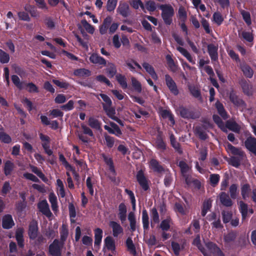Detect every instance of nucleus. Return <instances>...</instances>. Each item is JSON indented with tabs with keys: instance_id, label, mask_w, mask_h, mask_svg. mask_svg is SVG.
Wrapping results in <instances>:
<instances>
[{
	"instance_id": "f257e3e1",
	"label": "nucleus",
	"mask_w": 256,
	"mask_h": 256,
	"mask_svg": "<svg viewBox=\"0 0 256 256\" xmlns=\"http://www.w3.org/2000/svg\"><path fill=\"white\" fill-rule=\"evenodd\" d=\"M226 149L228 152L234 156L230 158L229 164L238 168L240 165L241 162L246 158L245 152L241 148L235 147L229 142H227Z\"/></svg>"
},
{
	"instance_id": "f03ea898",
	"label": "nucleus",
	"mask_w": 256,
	"mask_h": 256,
	"mask_svg": "<svg viewBox=\"0 0 256 256\" xmlns=\"http://www.w3.org/2000/svg\"><path fill=\"white\" fill-rule=\"evenodd\" d=\"M162 10V17L166 25L170 26L172 22V16L174 15V10L169 4H162L160 6Z\"/></svg>"
},
{
	"instance_id": "7ed1b4c3",
	"label": "nucleus",
	"mask_w": 256,
	"mask_h": 256,
	"mask_svg": "<svg viewBox=\"0 0 256 256\" xmlns=\"http://www.w3.org/2000/svg\"><path fill=\"white\" fill-rule=\"evenodd\" d=\"M64 244L59 240L54 239L52 242L49 245L48 254L51 256H62V250Z\"/></svg>"
},
{
	"instance_id": "20e7f679",
	"label": "nucleus",
	"mask_w": 256,
	"mask_h": 256,
	"mask_svg": "<svg viewBox=\"0 0 256 256\" xmlns=\"http://www.w3.org/2000/svg\"><path fill=\"white\" fill-rule=\"evenodd\" d=\"M136 179L142 190L146 192L150 190L149 183L150 181L146 176L142 170H139L136 174Z\"/></svg>"
},
{
	"instance_id": "39448f33",
	"label": "nucleus",
	"mask_w": 256,
	"mask_h": 256,
	"mask_svg": "<svg viewBox=\"0 0 256 256\" xmlns=\"http://www.w3.org/2000/svg\"><path fill=\"white\" fill-rule=\"evenodd\" d=\"M178 111L180 116L185 119L194 120L199 118V115L194 110L184 106H180Z\"/></svg>"
},
{
	"instance_id": "423d86ee",
	"label": "nucleus",
	"mask_w": 256,
	"mask_h": 256,
	"mask_svg": "<svg viewBox=\"0 0 256 256\" xmlns=\"http://www.w3.org/2000/svg\"><path fill=\"white\" fill-rule=\"evenodd\" d=\"M164 77L166 84L170 92L174 96L178 95L179 91L175 82L168 74H166Z\"/></svg>"
},
{
	"instance_id": "0eeeda50",
	"label": "nucleus",
	"mask_w": 256,
	"mask_h": 256,
	"mask_svg": "<svg viewBox=\"0 0 256 256\" xmlns=\"http://www.w3.org/2000/svg\"><path fill=\"white\" fill-rule=\"evenodd\" d=\"M245 148L256 156V138L252 136L248 137L244 142Z\"/></svg>"
},
{
	"instance_id": "6e6552de",
	"label": "nucleus",
	"mask_w": 256,
	"mask_h": 256,
	"mask_svg": "<svg viewBox=\"0 0 256 256\" xmlns=\"http://www.w3.org/2000/svg\"><path fill=\"white\" fill-rule=\"evenodd\" d=\"M38 208L39 211L48 218L52 216V213L50 210L49 205L46 200H44L40 201L38 204Z\"/></svg>"
},
{
	"instance_id": "1a4fd4ad",
	"label": "nucleus",
	"mask_w": 256,
	"mask_h": 256,
	"mask_svg": "<svg viewBox=\"0 0 256 256\" xmlns=\"http://www.w3.org/2000/svg\"><path fill=\"white\" fill-rule=\"evenodd\" d=\"M238 84L240 86L242 92L246 96H251L252 94V86L249 84V81L244 78H241L238 80Z\"/></svg>"
},
{
	"instance_id": "9d476101",
	"label": "nucleus",
	"mask_w": 256,
	"mask_h": 256,
	"mask_svg": "<svg viewBox=\"0 0 256 256\" xmlns=\"http://www.w3.org/2000/svg\"><path fill=\"white\" fill-rule=\"evenodd\" d=\"M206 246L214 256H225L216 244L212 242H208L206 244Z\"/></svg>"
},
{
	"instance_id": "9b49d317",
	"label": "nucleus",
	"mask_w": 256,
	"mask_h": 256,
	"mask_svg": "<svg viewBox=\"0 0 256 256\" xmlns=\"http://www.w3.org/2000/svg\"><path fill=\"white\" fill-rule=\"evenodd\" d=\"M38 225L36 221H32L30 222L28 226V236L31 240H34L38 235Z\"/></svg>"
},
{
	"instance_id": "f8f14e48",
	"label": "nucleus",
	"mask_w": 256,
	"mask_h": 256,
	"mask_svg": "<svg viewBox=\"0 0 256 256\" xmlns=\"http://www.w3.org/2000/svg\"><path fill=\"white\" fill-rule=\"evenodd\" d=\"M116 12L122 17L127 18L130 14L128 4L126 2L120 3L117 8Z\"/></svg>"
},
{
	"instance_id": "ddd939ff",
	"label": "nucleus",
	"mask_w": 256,
	"mask_h": 256,
	"mask_svg": "<svg viewBox=\"0 0 256 256\" xmlns=\"http://www.w3.org/2000/svg\"><path fill=\"white\" fill-rule=\"evenodd\" d=\"M240 68L246 78H250L253 76L254 70L246 62H244L240 63Z\"/></svg>"
},
{
	"instance_id": "4468645a",
	"label": "nucleus",
	"mask_w": 256,
	"mask_h": 256,
	"mask_svg": "<svg viewBox=\"0 0 256 256\" xmlns=\"http://www.w3.org/2000/svg\"><path fill=\"white\" fill-rule=\"evenodd\" d=\"M204 69L206 74L210 76L209 80L212 86L218 88L220 86L216 80L214 78L215 74L212 66H204Z\"/></svg>"
},
{
	"instance_id": "2eb2a0df",
	"label": "nucleus",
	"mask_w": 256,
	"mask_h": 256,
	"mask_svg": "<svg viewBox=\"0 0 256 256\" xmlns=\"http://www.w3.org/2000/svg\"><path fill=\"white\" fill-rule=\"evenodd\" d=\"M14 225L12 216L6 214L3 216L2 218V226L4 229H10Z\"/></svg>"
},
{
	"instance_id": "dca6fc26",
	"label": "nucleus",
	"mask_w": 256,
	"mask_h": 256,
	"mask_svg": "<svg viewBox=\"0 0 256 256\" xmlns=\"http://www.w3.org/2000/svg\"><path fill=\"white\" fill-rule=\"evenodd\" d=\"M219 198L221 204L226 207H230L233 204L231 198H230L228 194L224 192L220 194Z\"/></svg>"
},
{
	"instance_id": "f3484780",
	"label": "nucleus",
	"mask_w": 256,
	"mask_h": 256,
	"mask_svg": "<svg viewBox=\"0 0 256 256\" xmlns=\"http://www.w3.org/2000/svg\"><path fill=\"white\" fill-rule=\"evenodd\" d=\"M24 230L22 228H19L16 231V239L18 247L21 248H23L24 246Z\"/></svg>"
},
{
	"instance_id": "a211bd4d",
	"label": "nucleus",
	"mask_w": 256,
	"mask_h": 256,
	"mask_svg": "<svg viewBox=\"0 0 256 256\" xmlns=\"http://www.w3.org/2000/svg\"><path fill=\"white\" fill-rule=\"evenodd\" d=\"M106 66V72L108 78H112L114 76L116 75L117 69L116 65L114 63L108 62Z\"/></svg>"
},
{
	"instance_id": "6ab92c4d",
	"label": "nucleus",
	"mask_w": 256,
	"mask_h": 256,
	"mask_svg": "<svg viewBox=\"0 0 256 256\" xmlns=\"http://www.w3.org/2000/svg\"><path fill=\"white\" fill-rule=\"evenodd\" d=\"M109 226L112 230V234L114 237L118 236L119 234L123 232V228L118 222L110 221Z\"/></svg>"
},
{
	"instance_id": "aec40b11",
	"label": "nucleus",
	"mask_w": 256,
	"mask_h": 256,
	"mask_svg": "<svg viewBox=\"0 0 256 256\" xmlns=\"http://www.w3.org/2000/svg\"><path fill=\"white\" fill-rule=\"evenodd\" d=\"M90 60L96 64L106 66V60L97 54H92L90 57Z\"/></svg>"
},
{
	"instance_id": "412c9836",
	"label": "nucleus",
	"mask_w": 256,
	"mask_h": 256,
	"mask_svg": "<svg viewBox=\"0 0 256 256\" xmlns=\"http://www.w3.org/2000/svg\"><path fill=\"white\" fill-rule=\"evenodd\" d=\"M215 107L217 110L218 113L224 120H226L228 118L223 104L219 100H217L216 102Z\"/></svg>"
},
{
	"instance_id": "4be33fe9",
	"label": "nucleus",
	"mask_w": 256,
	"mask_h": 256,
	"mask_svg": "<svg viewBox=\"0 0 256 256\" xmlns=\"http://www.w3.org/2000/svg\"><path fill=\"white\" fill-rule=\"evenodd\" d=\"M150 167L154 172L160 173L164 171V168L160 164V162L154 158H152L150 162Z\"/></svg>"
},
{
	"instance_id": "5701e85b",
	"label": "nucleus",
	"mask_w": 256,
	"mask_h": 256,
	"mask_svg": "<svg viewBox=\"0 0 256 256\" xmlns=\"http://www.w3.org/2000/svg\"><path fill=\"white\" fill-rule=\"evenodd\" d=\"M166 63L169 70L173 72H176L178 70V64L176 63L172 58V56L170 54H167L166 56Z\"/></svg>"
},
{
	"instance_id": "b1692460",
	"label": "nucleus",
	"mask_w": 256,
	"mask_h": 256,
	"mask_svg": "<svg viewBox=\"0 0 256 256\" xmlns=\"http://www.w3.org/2000/svg\"><path fill=\"white\" fill-rule=\"evenodd\" d=\"M218 48L213 44L208 46V52L212 61H216L218 59Z\"/></svg>"
},
{
	"instance_id": "393cba45",
	"label": "nucleus",
	"mask_w": 256,
	"mask_h": 256,
	"mask_svg": "<svg viewBox=\"0 0 256 256\" xmlns=\"http://www.w3.org/2000/svg\"><path fill=\"white\" fill-rule=\"evenodd\" d=\"M229 98L230 102L234 105L237 106H240L244 103L242 100L238 98V96L233 90L230 92L229 94Z\"/></svg>"
},
{
	"instance_id": "a878e982",
	"label": "nucleus",
	"mask_w": 256,
	"mask_h": 256,
	"mask_svg": "<svg viewBox=\"0 0 256 256\" xmlns=\"http://www.w3.org/2000/svg\"><path fill=\"white\" fill-rule=\"evenodd\" d=\"M94 246H99L102 242L103 232L100 228H96L94 230Z\"/></svg>"
},
{
	"instance_id": "bb28decb",
	"label": "nucleus",
	"mask_w": 256,
	"mask_h": 256,
	"mask_svg": "<svg viewBox=\"0 0 256 256\" xmlns=\"http://www.w3.org/2000/svg\"><path fill=\"white\" fill-rule=\"evenodd\" d=\"M126 207L124 202L120 203L118 206V218L120 221L123 222L126 218Z\"/></svg>"
},
{
	"instance_id": "cd10ccee",
	"label": "nucleus",
	"mask_w": 256,
	"mask_h": 256,
	"mask_svg": "<svg viewBox=\"0 0 256 256\" xmlns=\"http://www.w3.org/2000/svg\"><path fill=\"white\" fill-rule=\"evenodd\" d=\"M204 130V129L203 128V127L197 126L195 127L194 130L195 134L198 136L200 140H205L208 138V135Z\"/></svg>"
},
{
	"instance_id": "c85d7f7f",
	"label": "nucleus",
	"mask_w": 256,
	"mask_h": 256,
	"mask_svg": "<svg viewBox=\"0 0 256 256\" xmlns=\"http://www.w3.org/2000/svg\"><path fill=\"white\" fill-rule=\"evenodd\" d=\"M59 160L66 170L72 172L76 177H78V175L76 172L74 168L67 162L62 154H59Z\"/></svg>"
},
{
	"instance_id": "c756f323",
	"label": "nucleus",
	"mask_w": 256,
	"mask_h": 256,
	"mask_svg": "<svg viewBox=\"0 0 256 256\" xmlns=\"http://www.w3.org/2000/svg\"><path fill=\"white\" fill-rule=\"evenodd\" d=\"M142 66L146 71L150 75L154 80H157L158 79V76L152 66L146 62H144Z\"/></svg>"
},
{
	"instance_id": "7c9ffc66",
	"label": "nucleus",
	"mask_w": 256,
	"mask_h": 256,
	"mask_svg": "<svg viewBox=\"0 0 256 256\" xmlns=\"http://www.w3.org/2000/svg\"><path fill=\"white\" fill-rule=\"evenodd\" d=\"M126 245L127 248V250L130 254L134 256H136V246L133 242L132 238L128 237L127 238L126 242Z\"/></svg>"
},
{
	"instance_id": "2f4dec72",
	"label": "nucleus",
	"mask_w": 256,
	"mask_h": 256,
	"mask_svg": "<svg viewBox=\"0 0 256 256\" xmlns=\"http://www.w3.org/2000/svg\"><path fill=\"white\" fill-rule=\"evenodd\" d=\"M88 124L93 129L96 130H101V122L93 116H90L88 118Z\"/></svg>"
},
{
	"instance_id": "473e14b6",
	"label": "nucleus",
	"mask_w": 256,
	"mask_h": 256,
	"mask_svg": "<svg viewBox=\"0 0 256 256\" xmlns=\"http://www.w3.org/2000/svg\"><path fill=\"white\" fill-rule=\"evenodd\" d=\"M160 116L164 119L168 118L172 125L175 124V120L174 115L170 110H162L160 111Z\"/></svg>"
},
{
	"instance_id": "72a5a7b5",
	"label": "nucleus",
	"mask_w": 256,
	"mask_h": 256,
	"mask_svg": "<svg viewBox=\"0 0 256 256\" xmlns=\"http://www.w3.org/2000/svg\"><path fill=\"white\" fill-rule=\"evenodd\" d=\"M170 138L172 146L179 154H182L183 152L180 147V144L176 142V138L173 134H171Z\"/></svg>"
},
{
	"instance_id": "f704fd0d",
	"label": "nucleus",
	"mask_w": 256,
	"mask_h": 256,
	"mask_svg": "<svg viewBox=\"0 0 256 256\" xmlns=\"http://www.w3.org/2000/svg\"><path fill=\"white\" fill-rule=\"evenodd\" d=\"M104 245L107 249L114 251L116 249L115 242L113 238L110 236H106L104 240Z\"/></svg>"
},
{
	"instance_id": "c9c22d12",
	"label": "nucleus",
	"mask_w": 256,
	"mask_h": 256,
	"mask_svg": "<svg viewBox=\"0 0 256 256\" xmlns=\"http://www.w3.org/2000/svg\"><path fill=\"white\" fill-rule=\"evenodd\" d=\"M239 205V210L242 214V220L244 221L248 216V206L246 204L242 201H240Z\"/></svg>"
},
{
	"instance_id": "e433bc0d",
	"label": "nucleus",
	"mask_w": 256,
	"mask_h": 256,
	"mask_svg": "<svg viewBox=\"0 0 256 256\" xmlns=\"http://www.w3.org/2000/svg\"><path fill=\"white\" fill-rule=\"evenodd\" d=\"M142 223L143 225V228L144 230H146L149 229V217L146 209H144L142 212Z\"/></svg>"
},
{
	"instance_id": "4c0bfd02",
	"label": "nucleus",
	"mask_w": 256,
	"mask_h": 256,
	"mask_svg": "<svg viewBox=\"0 0 256 256\" xmlns=\"http://www.w3.org/2000/svg\"><path fill=\"white\" fill-rule=\"evenodd\" d=\"M14 168V164L10 160H6L4 164V172L6 176L11 174Z\"/></svg>"
},
{
	"instance_id": "58836bf2",
	"label": "nucleus",
	"mask_w": 256,
	"mask_h": 256,
	"mask_svg": "<svg viewBox=\"0 0 256 256\" xmlns=\"http://www.w3.org/2000/svg\"><path fill=\"white\" fill-rule=\"evenodd\" d=\"M39 135L40 140L42 142V145L44 150H46V149L50 148V137L42 133L40 134Z\"/></svg>"
},
{
	"instance_id": "ea45409f",
	"label": "nucleus",
	"mask_w": 256,
	"mask_h": 256,
	"mask_svg": "<svg viewBox=\"0 0 256 256\" xmlns=\"http://www.w3.org/2000/svg\"><path fill=\"white\" fill-rule=\"evenodd\" d=\"M188 90L193 97L198 98L200 100H202L200 90L198 88L194 86H190L188 87Z\"/></svg>"
},
{
	"instance_id": "a19ab883",
	"label": "nucleus",
	"mask_w": 256,
	"mask_h": 256,
	"mask_svg": "<svg viewBox=\"0 0 256 256\" xmlns=\"http://www.w3.org/2000/svg\"><path fill=\"white\" fill-rule=\"evenodd\" d=\"M74 74L77 76H90L91 72L90 70L84 68H78L74 70Z\"/></svg>"
},
{
	"instance_id": "79ce46f5",
	"label": "nucleus",
	"mask_w": 256,
	"mask_h": 256,
	"mask_svg": "<svg viewBox=\"0 0 256 256\" xmlns=\"http://www.w3.org/2000/svg\"><path fill=\"white\" fill-rule=\"evenodd\" d=\"M48 200L51 204V206L52 210H56L58 208V200L56 194L53 192H50L49 194Z\"/></svg>"
},
{
	"instance_id": "37998d69",
	"label": "nucleus",
	"mask_w": 256,
	"mask_h": 256,
	"mask_svg": "<svg viewBox=\"0 0 256 256\" xmlns=\"http://www.w3.org/2000/svg\"><path fill=\"white\" fill-rule=\"evenodd\" d=\"M116 78L118 83L123 89H126L128 88L126 78L125 76L118 74L116 76Z\"/></svg>"
},
{
	"instance_id": "c03bdc74",
	"label": "nucleus",
	"mask_w": 256,
	"mask_h": 256,
	"mask_svg": "<svg viewBox=\"0 0 256 256\" xmlns=\"http://www.w3.org/2000/svg\"><path fill=\"white\" fill-rule=\"evenodd\" d=\"M250 192V186L248 184H245L241 187V194L244 200L249 197V194Z\"/></svg>"
},
{
	"instance_id": "a18cd8bd",
	"label": "nucleus",
	"mask_w": 256,
	"mask_h": 256,
	"mask_svg": "<svg viewBox=\"0 0 256 256\" xmlns=\"http://www.w3.org/2000/svg\"><path fill=\"white\" fill-rule=\"evenodd\" d=\"M177 50L182 55H183L188 60L189 62L194 64V61L190 54L186 49L182 47L178 46L177 48Z\"/></svg>"
},
{
	"instance_id": "49530a36",
	"label": "nucleus",
	"mask_w": 256,
	"mask_h": 256,
	"mask_svg": "<svg viewBox=\"0 0 256 256\" xmlns=\"http://www.w3.org/2000/svg\"><path fill=\"white\" fill-rule=\"evenodd\" d=\"M238 185L236 184H231L229 188V193L231 198L236 199L238 194Z\"/></svg>"
},
{
	"instance_id": "de8ad7c7",
	"label": "nucleus",
	"mask_w": 256,
	"mask_h": 256,
	"mask_svg": "<svg viewBox=\"0 0 256 256\" xmlns=\"http://www.w3.org/2000/svg\"><path fill=\"white\" fill-rule=\"evenodd\" d=\"M156 148L158 150L164 151L166 150V146L162 136H158L156 141Z\"/></svg>"
},
{
	"instance_id": "09e8293b",
	"label": "nucleus",
	"mask_w": 256,
	"mask_h": 256,
	"mask_svg": "<svg viewBox=\"0 0 256 256\" xmlns=\"http://www.w3.org/2000/svg\"><path fill=\"white\" fill-rule=\"evenodd\" d=\"M30 168L32 172L36 174L44 182H46L48 180V179L45 176V175L38 168L34 166H30Z\"/></svg>"
},
{
	"instance_id": "8fccbe9b",
	"label": "nucleus",
	"mask_w": 256,
	"mask_h": 256,
	"mask_svg": "<svg viewBox=\"0 0 256 256\" xmlns=\"http://www.w3.org/2000/svg\"><path fill=\"white\" fill-rule=\"evenodd\" d=\"M131 80L132 85L134 90L138 93H140L142 91V84L140 82L134 77H132Z\"/></svg>"
},
{
	"instance_id": "3c124183",
	"label": "nucleus",
	"mask_w": 256,
	"mask_h": 256,
	"mask_svg": "<svg viewBox=\"0 0 256 256\" xmlns=\"http://www.w3.org/2000/svg\"><path fill=\"white\" fill-rule=\"evenodd\" d=\"M220 180V176L218 174H213L210 176V185L213 186H216Z\"/></svg>"
},
{
	"instance_id": "603ef678",
	"label": "nucleus",
	"mask_w": 256,
	"mask_h": 256,
	"mask_svg": "<svg viewBox=\"0 0 256 256\" xmlns=\"http://www.w3.org/2000/svg\"><path fill=\"white\" fill-rule=\"evenodd\" d=\"M212 207L211 202L209 200H205L203 202L202 206V208L201 215L202 216H204L207 214L208 210Z\"/></svg>"
},
{
	"instance_id": "864d4df0",
	"label": "nucleus",
	"mask_w": 256,
	"mask_h": 256,
	"mask_svg": "<svg viewBox=\"0 0 256 256\" xmlns=\"http://www.w3.org/2000/svg\"><path fill=\"white\" fill-rule=\"evenodd\" d=\"M170 218H167L161 222L160 228L162 231H168L170 230Z\"/></svg>"
},
{
	"instance_id": "5fc2aeb1",
	"label": "nucleus",
	"mask_w": 256,
	"mask_h": 256,
	"mask_svg": "<svg viewBox=\"0 0 256 256\" xmlns=\"http://www.w3.org/2000/svg\"><path fill=\"white\" fill-rule=\"evenodd\" d=\"M26 90L30 93L38 92V87L33 82H30L25 84Z\"/></svg>"
},
{
	"instance_id": "6e6d98bb",
	"label": "nucleus",
	"mask_w": 256,
	"mask_h": 256,
	"mask_svg": "<svg viewBox=\"0 0 256 256\" xmlns=\"http://www.w3.org/2000/svg\"><path fill=\"white\" fill-rule=\"evenodd\" d=\"M10 55L8 54L0 49V62L2 64H6L10 61Z\"/></svg>"
},
{
	"instance_id": "4d7b16f0",
	"label": "nucleus",
	"mask_w": 256,
	"mask_h": 256,
	"mask_svg": "<svg viewBox=\"0 0 256 256\" xmlns=\"http://www.w3.org/2000/svg\"><path fill=\"white\" fill-rule=\"evenodd\" d=\"M81 24L84 27L85 30L90 34H92L94 32V29L92 26L86 20L83 19L81 20Z\"/></svg>"
},
{
	"instance_id": "13d9d810",
	"label": "nucleus",
	"mask_w": 256,
	"mask_h": 256,
	"mask_svg": "<svg viewBox=\"0 0 256 256\" xmlns=\"http://www.w3.org/2000/svg\"><path fill=\"white\" fill-rule=\"evenodd\" d=\"M130 4L135 10L138 9L139 7L142 10H144V6L141 0H132Z\"/></svg>"
},
{
	"instance_id": "bf43d9fd",
	"label": "nucleus",
	"mask_w": 256,
	"mask_h": 256,
	"mask_svg": "<svg viewBox=\"0 0 256 256\" xmlns=\"http://www.w3.org/2000/svg\"><path fill=\"white\" fill-rule=\"evenodd\" d=\"M192 244L196 246L202 253H204V251H205L204 248L201 244L200 236L199 235L196 236L194 238Z\"/></svg>"
},
{
	"instance_id": "052dcab7",
	"label": "nucleus",
	"mask_w": 256,
	"mask_h": 256,
	"mask_svg": "<svg viewBox=\"0 0 256 256\" xmlns=\"http://www.w3.org/2000/svg\"><path fill=\"white\" fill-rule=\"evenodd\" d=\"M226 127L234 132H238L239 131V127L238 124L235 122L228 121L226 124Z\"/></svg>"
},
{
	"instance_id": "680f3d73",
	"label": "nucleus",
	"mask_w": 256,
	"mask_h": 256,
	"mask_svg": "<svg viewBox=\"0 0 256 256\" xmlns=\"http://www.w3.org/2000/svg\"><path fill=\"white\" fill-rule=\"evenodd\" d=\"M222 214L224 223L227 224L232 220V214L231 212L223 210Z\"/></svg>"
},
{
	"instance_id": "e2e57ef3",
	"label": "nucleus",
	"mask_w": 256,
	"mask_h": 256,
	"mask_svg": "<svg viewBox=\"0 0 256 256\" xmlns=\"http://www.w3.org/2000/svg\"><path fill=\"white\" fill-rule=\"evenodd\" d=\"M96 80L99 82L104 83L109 87L112 88L113 86V85L102 74L97 76L96 77Z\"/></svg>"
},
{
	"instance_id": "0e129e2a",
	"label": "nucleus",
	"mask_w": 256,
	"mask_h": 256,
	"mask_svg": "<svg viewBox=\"0 0 256 256\" xmlns=\"http://www.w3.org/2000/svg\"><path fill=\"white\" fill-rule=\"evenodd\" d=\"M178 166L180 168L182 176L184 174H186L190 168L188 164L184 160H180L178 164Z\"/></svg>"
},
{
	"instance_id": "69168bd1",
	"label": "nucleus",
	"mask_w": 256,
	"mask_h": 256,
	"mask_svg": "<svg viewBox=\"0 0 256 256\" xmlns=\"http://www.w3.org/2000/svg\"><path fill=\"white\" fill-rule=\"evenodd\" d=\"M151 218L154 224H158L160 222L159 214L156 208H153L151 210Z\"/></svg>"
},
{
	"instance_id": "338daca9",
	"label": "nucleus",
	"mask_w": 256,
	"mask_h": 256,
	"mask_svg": "<svg viewBox=\"0 0 256 256\" xmlns=\"http://www.w3.org/2000/svg\"><path fill=\"white\" fill-rule=\"evenodd\" d=\"M12 80L14 84L16 86L19 90H22L23 88V82H21L20 78L16 75L12 76Z\"/></svg>"
},
{
	"instance_id": "774afa93",
	"label": "nucleus",
	"mask_w": 256,
	"mask_h": 256,
	"mask_svg": "<svg viewBox=\"0 0 256 256\" xmlns=\"http://www.w3.org/2000/svg\"><path fill=\"white\" fill-rule=\"evenodd\" d=\"M0 140L5 144H10L12 142L11 137L4 132H0Z\"/></svg>"
}]
</instances>
